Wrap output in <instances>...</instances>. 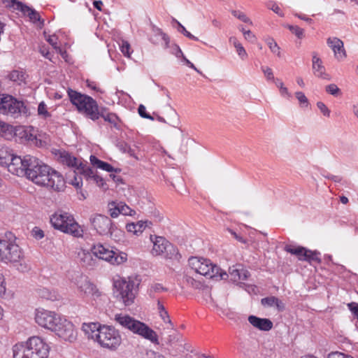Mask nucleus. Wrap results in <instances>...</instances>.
I'll return each instance as SVG.
<instances>
[{
    "label": "nucleus",
    "mask_w": 358,
    "mask_h": 358,
    "mask_svg": "<svg viewBox=\"0 0 358 358\" xmlns=\"http://www.w3.org/2000/svg\"><path fill=\"white\" fill-rule=\"evenodd\" d=\"M35 320L38 325L55 332L59 337L65 341L73 342L76 339L77 333L73 323L55 312L38 309Z\"/></svg>",
    "instance_id": "f257e3e1"
},
{
    "label": "nucleus",
    "mask_w": 358,
    "mask_h": 358,
    "mask_svg": "<svg viewBox=\"0 0 358 358\" xmlns=\"http://www.w3.org/2000/svg\"><path fill=\"white\" fill-rule=\"evenodd\" d=\"M29 180L41 186L51 188L59 192L64 187L63 176L41 162L34 171L29 172Z\"/></svg>",
    "instance_id": "f03ea898"
},
{
    "label": "nucleus",
    "mask_w": 358,
    "mask_h": 358,
    "mask_svg": "<svg viewBox=\"0 0 358 358\" xmlns=\"http://www.w3.org/2000/svg\"><path fill=\"white\" fill-rule=\"evenodd\" d=\"M13 358H48L50 347L40 337L32 336L26 343L13 346Z\"/></svg>",
    "instance_id": "7ed1b4c3"
},
{
    "label": "nucleus",
    "mask_w": 358,
    "mask_h": 358,
    "mask_svg": "<svg viewBox=\"0 0 358 358\" xmlns=\"http://www.w3.org/2000/svg\"><path fill=\"white\" fill-rule=\"evenodd\" d=\"M67 93L71 103L76 107L80 113L94 122L98 120L99 106L95 99L70 88Z\"/></svg>",
    "instance_id": "20e7f679"
},
{
    "label": "nucleus",
    "mask_w": 358,
    "mask_h": 358,
    "mask_svg": "<svg viewBox=\"0 0 358 358\" xmlns=\"http://www.w3.org/2000/svg\"><path fill=\"white\" fill-rule=\"evenodd\" d=\"M115 320L122 327L129 329L134 334H136L155 344L159 343L157 333L146 324L135 320L129 315L122 314L115 315Z\"/></svg>",
    "instance_id": "39448f33"
},
{
    "label": "nucleus",
    "mask_w": 358,
    "mask_h": 358,
    "mask_svg": "<svg viewBox=\"0 0 358 358\" xmlns=\"http://www.w3.org/2000/svg\"><path fill=\"white\" fill-rule=\"evenodd\" d=\"M189 264L196 273L208 278L221 280L227 279L229 276V274L213 264L210 259L192 257L189 259Z\"/></svg>",
    "instance_id": "423d86ee"
},
{
    "label": "nucleus",
    "mask_w": 358,
    "mask_h": 358,
    "mask_svg": "<svg viewBox=\"0 0 358 358\" xmlns=\"http://www.w3.org/2000/svg\"><path fill=\"white\" fill-rule=\"evenodd\" d=\"M23 260L24 253L18 245L4 239L0 241V262L6 264L20 263L17 269L21 272H25L29 267L22 262Z\"/></svg>",
    "instance_id": "0eeeda50"
},
{
    "label": "nucleus",
    "mask_w": 358,
    "mask_h": 358,
    "mask_svg": "<svg viewBox=\"0 0 358 358\" xmlns=\"http://www.w3.org/2000/svg\"><path fill=\"white\" fill-rule=\"evenodd\" d=\"M90 221L93 229L101 236H109L114 240L122 236V231L108 216L94 214L90 216Z\"/></svg>",
    "instance_id": "6e6552de"
},
{
    "label": "nucleus",
    "mask_w": 358,
    "mask_h": 358,
    "mask_svg": "<svg viewBox=\"0 0 358 358\" xmlns=\"http://www.w3.org/2000/svg\"><path fill=\"white\" fill-rule=\"evenodd\" d=\"M92 338L97 341L105 348L115 350L122 343L121 336L117 330L110 326H103L92 335Z\"/></svg>",
    "instance_id": "1a4fd4ad"
},
{
    "label": "nucleus",
    "mask_w": 358,
    "mask_h": 358,
    "mask_svg": "<svg viewBox=\"0 0 358 358\" xmlns=\"http://www.w3.org/2000/svg\"><path fill=\"white\" fill-rule=\"evenodd\" d=\"M137 287L138 284L136 285L132 278H120L114 282V293L125 306H128L134 302Z\"/></svg>",
    "instance_id": "9d476101"
},
{
    "label": "nucleus",
    "mask_w": 358,
    "mask_h": 358,
    "mask_svg": "<svg viewBox=\"0 0 358 358\" xmlns=\"http://www.w3.org/2000/svg\"><path fill=\"white\" fill-rule=\"evenodd\" d=\"M0 113L17 118L22 115H27L28 108L22 101L7 94H0Z\"/></svg>",
    "instance_id": "9b49d317"
},
{
    "label": "nucleus",
    "mask_w": 358,
    "mask_h": 358,
    "mask_svg": "<svg viewBox=\"0 0 358 358\" xmlns=\"http://www.w3.org/2000/svg\"><path fill=\"white\" fill-rule=\"evenodd\" d=\"M150 240L153 243L152 253L155 255H162L166 259H179L180 255L178 248L162 236H155L153 238L150 236Z\"/></svg>",
    "instance_id": "f8f14e48"
},
{
    "label": "nucleus",
    "mask_w": 358,
    "mask_h": 358,
    "mask_svg": "<svg viewBox=\"0 0 358 358\" xmlns=\"http://www.w3.org/2000/svg\"><path fill=\"white\" fill-rule=\"evenodd\" d=\"M71 280L77 286L78 290L87 296H100L96 285L91 282L87 276L80 271H73L70 278Z\"/></svg>",
    "instance_id": "ddd939ff"
},
{
    "label": "nucleus",
    "mask_w": 358,
    "mask_h": 358,
    "mask_svg": "<svg viewBox=\"0 0 358 358\" xmlns=\"http://www.w3.org/2000/svg\"><path fill=\"white\" fill-rule=\"evenodd\" d=\"M64 224L63 226L66 228L65 229H57L58 230L71 234L74 237H82L83 230L81 227L75 221L73 217L68 213L64 212Z\"/></svg>",
    "instance_id": "4468645a"
},
{
    "label": "nucleus",
    "mask_w": 358,
    "mask_h": 358,
    "mask_svg": "<svg viewBox=\"0 0 358 358\" xmlns=\"http://www.w3.org/2000/svg\"><path fill=\"white\" fill-rule=\"evenodd\" d=\"M24 157L22 158L20 156L14 155L10 159L8 166H7L8 171L13 175L17 176H24Z\"/></svg>",
    "instance_id": "2eb2a0df"
},
{
    "label": "nucleus",
    "mask_w": 358,
    "mask_h": 358,
    "mask_svg": "<svg viewBox=\"0 0 358 358\" xmlns=\"http://www.w3.org/2000/svg\"><path fill=\"white\" fill-rule=\"evenodd\" d=\"M327 43L334 52V55L338 60H343L346 57V52L344 49L343 42L336 38H329Z\"/></svg>",
    "instance_id": "dca6fc26"
},
{
    "label": "nucleus",
    "mask_w": 358,
    "mask_h": 358,
    "mask_svg": "<svg viewBox=\"0 0 358 358\" xmlns=\"http://www.w3.org/2000/svg\"><path fill=\"white\" fill-rule=\"evenodd\" d=\"M13 3L16 6L15 10H19L23 14H27L33 22H41V23L43 24V20H41L39 13L34 8L19 1L13 0Z\"/></svg>",
    "instance_id": "f3484780"
},
{
    "label": "nucleus",
    "mask_w": 358,
    "mask_h": 358,
    "mask_svg": "<svg viewBox=\"0 0 358 358\" xmlns=\"http://www.w3.org/2000/svg\"><path fill=\"white\" fill-rule=\"evenodd\" d=\"M92 253L97 258L109 262L114 257L115 252L103 246L102 244L94 245L91 248Z\"/></svg>",
    "instance_id": "a211bd4d"
},
{
    "label": "nucleus",
    "mask_w": 358,
    "mask_h": 358,
    "mask_svg": "<svg viewBox=\"0 0 358 358\" xmlns=\"http://www.w3.org/2000/svg\"><path fill=\"white\" fill-rule=\"evenodd\" d=\"M313 71L315 76L324 80H330V76L325 72V68L322 64V61L319 58L315 52L313 53Z\"/></svg>",
    "instance_id": "6ab92c4d"
},
{
    "label": "nucleus",
    "mask_w": 358,
    "mask_h": 358,
    "mask_svg": "<svg viewBox=\"0 0 358 358\" xmlns=\"http://www.w3.org/2000/svg\"><path fill=\"white\" fill-rule=\"evenodd\" d=\"M248 322L255 328L261 331H269L273 327V322L267 318H260L255 315L248 317Z\"/></svg>",
    "instance_id": "aec40b11"
},
{
    "label": "nucleus",
    "mask_w": 358,
    "mask_h": 358,
    "mask_svg": "<svg viewBox=\"0 0 358 358\" xmlns=\"http://www.w3.org/2000/svg\"><path fill=\"white\" fill-rule=\"evenodd\" d=\"M157 120L159 122L166 123L173 127H178L180 123L179 116L177 112L171 106H169L167 108L166 120L164 117L158 115H157Z\"/></svg>",
    "instance_id": "412c9836"
},
{
    "label": "nucleus",
    "mask_w": 358,
    "mask_h": 358,
    "mask_svg": "<svg viewBox=\"0 0 358 358\" xmlns=\"http://www.w3.org/2000/svg\"><path fill=\"white\" fill-rule=\"evenodd\" d=\"M153 34L151 36L150 41L155 45H163L165 48L169 47V37L164 33L161 29L157 27H153Z\"/></svg>",
    "instance_id": "4be33fe9"
},
{
    "label": "nucleus",
    "mask_w": 358,
    "mask_h": 358,
    "mask_svg": "<svg viewBox=\"0 0 358 358\" xmlns=\"http://www.w3.org/2000/svg\"><path fill=\"white\" fill-rule=\"evenodd\" d=\"M100 117H102L106 122L110 123L115 128L120 129V126L118 125L119 117L115 113H108L106 108H99L98 120Z\"/></svg>",
    "instance_id": "5701e85b"
},
{
    "label": "nucleus",
    "mask_w": 358,
    "mask_h": 358,
    "mask_svg": "<svg viewBox=\"0 0 358 358\" xmlns=\"http://www.w3.org/2000/svg\"><path fill=\"white\" fill-rule=\"evenodd\" d=\"M24 176H26L28 179L29 178V172L34 171L37 168L38 164H41V161L39 160L36 157L31 155H25L24 156Z\"/></svg>",
    "instance_id": "b1692460"
},
{
    "label": "nucleus",
    "mask_w": 358,
    "mask_h": 358,
    "mask_svg": "<svg viewBox=\"0 0 358 358\" xmlns=\"http://www.w3.org/2000/svg\"><path fill=\"white\" fill-rule=\"evenodd\" d=\"M152 222L148 220L138 221L136 223H129L126 225L127 231L131 232L134 234L138 235V233H142L146 227H150Z\"/></svg>",
    "instance_id": "393cba45"
},
{
    "label": "nucleus",
    "mask_w": 358,
    "mask_h": 358,
    "mask_svg": "<svg viewBox=\"0 0 358 358\" xmlns=\"http://www.w3.org/2000/svg\"><path fill=\"white\" fill-rule=\"evenodd\" d=\"M59 159L60 162L67 165L68 166L76 168L78 166L79 163L76 157L71 155V154L66 151H59Z\"/></svg>",
    "instance_id": "a878e982"
},
{
    "label": "nucleus",
    "mask_w": 358,
    "mask_h": 358,
    "mask_svg": "<svg viewBox=\"0 0 358 358\" xmlns=\"http://www.w3.org/2000/svg\"><path fill=\"white\" fill-rule=\"evenodd\" d=\"M37 294L39 297L50 300L52 301H57L59 299V296L55 291L50 290L45 287H41L36 290Z\"/></svg>",
    "instance_id": "bb28decb"
},
{
    "label": "nucleus",
    "mask_w": 358,
    "mask_h": 358,
    "mask_svg": "<svg viewBox=\"0 0 358 358\" xmlns=\"http://www.w3.org/2000/svg\"><path fill=\"white\" fill-rule=\"evenodd\" d=\"M157 310L159 315V317L162 318V320L165 322L169 324V327L168 328H170L171 329H174V325L172 323L170 316L169 315L168 311L165 308L164 306L159 300H157Z\"/></svg>",
    "instance_id": "cd10ccee"
},
{
    "label": "nucleus",
    "mask_w": 358,
    "mask_h": 358,
    "mask_svg": "<svg viewBox=\"0 0 358 358\" xmlns=\"http://www.w3.org/2000/svg\"><path fill=\"white\" fill-rule=\"evenodd\" d=\"M78 257L83 266H91L94 265V259L90 252L82 250L78 252Z\"/></svg>",
    "instance_id": "c85d7f7f"
},
{
    "label": "nucleus",
    "mask_w": 358,
    "mask_h": 358,
    "mask_svg": "<svg viewBox=\"0 0 358 358\" xmlns=\"http://www.w3.org/2000/svg\"><path fill=\"white\" fill-rule=\"evenodd\" d=\"M285 250L292 255H296L299 260H303L304 255L306 254V248L302 246L294 247L291 245H287L285 247Z\"/></svg>",
    "instance_id": "c756f323"
},
{
    "label": "nucleus",
    "mask_w": 358,
    "mask_h": 358,
    "mask_svg": "<svg viewBox=\"0 0 358 358\" xmlns=\"http://www.w3.org/2000/svg\"><path fill=\"white\" fill-rule=\"evenodd\" d=\"M77 171L84 175L87 179L94 180L96 176L94 170L87 165V163L80 162L78 166H77Z\"/></svg>",
    "instance_id": "7c9ffc66"
},
{
    "label": "nucleus",
    "mask_w": 358,
    "mask_h": 358,
    "mask_svg": "<svg viewBox=\"0 0 358 358\" xmlns=\"http://www.w3.org/2000/svg\"><path fill=\"white\" fill-rule=\"evenodd\" d=\"M64 212L63 213H55L54 215H52L50 217V223L52 226L55 229H65L66 230V228H65L63 226L64 224Z\"/></svg>",
    "instance_id": "2f4dec72"
},
{
    "label": "nucleus",
    "mask_w": 358,
    "mask_h": 358,
    "mask_svg": "<svg viewBox=\"0 0 358 358\" xmlns=\"http://www.w3.org/2000/svg\"><path fill=\"white\" fill-rule=\"evenodd\" d=\"M183 282L194 289H201L203 287V283L192 276L189 271L184 275Z\"/></svg>",
    "instance_id": "473e14b6"
},
{
    "label": "nucleus",
    "mask_w": 358,
    "mask_h": 358,
    "mask_svg": "<svg viewBox=\"0 0 358 358\" xmlns=\"http://www.w3.org/2000/svg\"><path fill=\"white\" fill-rule=\"evenodd\" d=\"M14 156L13 154L8 152L6 149L0 150V165L7 167L10 162V159Z\"/></svg>",
    "instance_id": "72a5a7b5"
},
{
    "label": "nucleus",
    "mask_w": 358,
    "mask_h": 358,
    "mask_svg": "<svg viewBox=\"0 0 358 358\" xmlns=\"http://www.w3.org/2000/svg\"><path fill=\"white\" fill-rule=\"evenodd\" d=\"M101 327L96 323H90L85 324L84 323L82 327V329L88 334V337L92 338V335H96V331Z\"/></svg>",
    "instance_id": "f704fd0d"
},
{
    "label": "nucleus",
    "mask_w": 358,
    "mask_h": 358,
    "mask_svg": "<svg viewBox=\"0 0 358 358\" xmlns=\"http://www.w3.org/2000/svg\"><path fill=\"white\" fill-rule=\"evenodd\" d=\"M306 255H304L303 261H308L309 262H317L320 263L321 259L320 257V252L317 251H311L309 250H306Z\"/></svg>",
    "instance_id": "c9c22d12"
},
{
    "label": "nucleus",
    "mask_w": 358,
    "mask_h": 358,
    "mask_svg": "<svg viewBox=\"0 0 358 358\" xmlns=\"http://www.w3.org/2000/svg\"><path fill=\"white\" fill-rule=\"evenodd\" d=\"M229 41L233 43L234 47L236 49L238 55L242 58L244 59V57H247V52L245 50V48L243 47V45L239 43V41L237 40L236 37H231L229 38Z\"/></svg>",
    "instance_id": "e433bc0d"
},
{
    "label": "nucleus",
    "mask_w": 358,
    "mask_h": 358,
    "mask_svg": "<svg viewBox=\"0 0 358 358\" xmlns=\"http://www.w3.org/2000/svg\"><path fill=\"white\" fill-rule=\"evenodd\" d=\"M168 289L166 287H164L162 284L160 283H155L151 285L148 293L151 298H155V294L156 293H161L162 292H167Z\"/></svg>",
    "instance_id": "4c0bfd02"
},
{
    "label": "nucleus",
    "mask_w": 358,
    "mask_h": 358,
    "mask_svg": "<svg viewBox=\"0 0 358 358\" xmlns=\"http://www.w3.org/2000/svg\"><path fill=\"white\" fill-rule=\"evenodd\" d=\"M173 22H176L178 24V31L182 33L184 36H185L186 37H187L188 38H189L191 40H194V41H199V38L197 37L194 36L190 32L187 31L185 27L184 26H182V24L180 22H179L177 20L173 18Z\"/></svg>",
    "instance_id": "58836bf2"
},
{
    "label": "nucleus",
    "mask_w": 358,
    "mask_h": 358,
    "mask_svg": "<svg viewBox=\"0 0 358 358\" xmlns=\"http://www.w3.org/2000/svg\"><path fill=\"white\" fill-rule=\"evenodd\" d=\"M127 255L124 252H120L114 255V257L112 258V260H109V262L113 264H120L127 261Z\"/></svg>",
    "instance_id": "ea45409f"
},
{
    "label": "nucleus",
    "mask_w": 358,
    "mask_h": 358,
    "mask_svg": "<svg viewBox=\"0 0 358 358\" xmlns=\"http://www.w3.org/2000/svg\"><path fill=\"white\" fill-rule=\"evenodd\" d=\"M118 203H119V208H120V213H121L124 215H130V216L135 215V213H136L135 210L131 209L126 203H124L123 202H119Z\"/></svg>",
    "instance_id": "a19ab883"
},
{
    "label": "nucleus",
    "mask_w": 358,
    "mask_h": 358,
    "mask_svg": "<svg viewBox=\"0 0 358 358\" xmlns=\"http://www.w3.org/2000/svg\"><path fill=\"white\" fill-rule=\"evenodd\" d=\"M109 213L111 217H117L120 213L119 203L115 201H112L108 203Z\"/></svg>",
    "instance_id": "79ce46f5"
},
{
    "label": "nucleus",
    "mask_w": 358,
    "mask_h": 358,
    "mask_svg": "<svg viewBox=\"0 0 358 358\" xmlns=\"http://www.w3.org/2000/svg\"><path fill=\"white\" fill-rule=\"evenodd\" d=\"M266 43L272 52L277 54L278 57L280 56V48L273 38H269L266 39Z\"/></svg>",
    "instance_id": "37998d69"
},
{
    "label": "nucleus",
    "mask_w": 358,
    "mask_h": 358,
    "mask_svg": "<svg viewBox=\"0 0 358 358\" xmlns=\"http://www.w3.org/2000/svg\"><path fill=\"white\" fill-rule=\"evenodd\" d=\"M231 14L235 17L241 20L243 22L252 24L250 18H248L245 13L240 10H234L231 11Z\"/></svg>",
    "instance_id": "c03bdc74"
},
{
    "label": "nucleus",
    "mask_w": 358,
    "mask_h": 358,
    "mask_svg": "<svg viewBox=\"0 0 358 358\" xmlns=\"http://www.w3.org/2000/svg\"><path fill=\"white\" fill-rule=\"evenodd\" d=\"M288 29L299 38H302L304 36V30L298 26L288 25Z\"/></svg>",
    "instance_id": "a18cd8bd"
},
{
    "label": "nucleus",
    "mask_w": 358,
    "mask_h": 358,
    "mask_svg": "<svg viewBox=\"0 0 358 358\" xmlns=\"http://www.w3.org/2000/svg\"><path fill=\"white\" fill-rule=\"evenodd\" d=\"M9 78L15 82H21L24 79V75L22 72L15 70L10 73Z\"/></svg>",
    "instance_id": "49530a36"
},
{
    "label": "nucleus",
    "mask_w": 358,
    "mask_h": 358,
    "mask_svg": "<svg viewBox=\"0 0 358 358\" xmlns=\"http://www.w3.org/2000/svg\"><path fill=\"white\" fill-rule=\"evenodd\" d=\"M268 9L273 10L275 13L278 14L280 17L284 16V13L281 11L280 7L274 1H269L266 3Z\"/></svg>",
    "instance_id": "de8ad7c7"
},
{
    "label": "nucleus",
    "mask_w": 358,
    "mask_h": 358,
    "mask_svg": "<svg viewBox=\"0 0 358 358\" xmlns=\"http://www.w3.org/2000/svg\"><path fill=\"white\" fill-rule=\"evenodd\" d=\"M176 48H177V52H176V57H182L184 61L186 62V64L189 66V67H190L191 69H193L194 70H195L196 72L201 73L200 71L196 69V67L194 65V64H192L191 62H189L184 55H183V53L182 52V50H180V48L178 47V46H176Z\"/></svg>",
    "instance_id": "09e8293b"
},
{
    "label": "nucleus",
    "mask_w": 358,
    "mask_h": 358,
    "mask_svg": "<svg viewBox=\"0 0 358 358\" xmlns=\"http://www.w3.org/2000/svg\"><path fill=\"white\" fill-rule=\"evenodd\" d=\"M326 92L333 96H338L341 94V90L335 84H330L326 87Z\"/></svg>",
    "instance_id": "8fccbe9b"
},
{
    "label": "nucleus",
    "mask_w": 358,
    "mask_h": 358,
    "mask_svg": "<svg viewBox=\"0 0 358 358\" xmlns=\"http://www.w3.org/2000/svg\"><path fill=\"white\" fill-rule=\"evenodd\" d=\"M275 301H276L275 296H268L262 299L261 303L264 306L272 307L274 306Z\"/></svg>",
    "instance_id": "3c124183"
},
{
    "label": "nucleus",
    "mask_w": 358,
    "mask_h": 358,
    "mask_svg": "<svg viewBox=\"0 0 358 358\" xmlns=\"http://www.w3.org/2000/svg\"><path fill=\"white\" fill-rule=\"evenodd\" d=\"M31 235L34 238L40 240L44 237V232L39 227H34L31 230Z\"/></svg>",
    "instance_id": "603ef678"
},
{
    "label": "nucleus",
    "mask_w": 358,
    "mask_h": 358,
    "mask_svg": "<svg viewBox=\"0 0 358 358\" xmlns=\"http://www.w3.org/2000/svg\"><path fill=\"white\" fill-rule=\"evenodd\" d=\"M138 112L139 115L143 118H146V119H149V120H154V117L146 112L145 107L142 104H141L138 106Z\"/></svg>",
    "instance_id": "864d4df0"
},
{
    "label": "nucleus",
    "mask_w": 358,
    "mask_h": 358,
    "mask_svg": "<svg viewBox=\"0 0 358 358\" xmlns=\"http://www.w3.org/2000/svg\"><path fill=\"white\" fill-rule=\"evenodd\" d=\"M348 308L353 315L354 317L358 320V303L351 302L348 303Z\"/></svg>",
    "instance_id": "5fc2aeb1"
},
{
    "label": "nucleus",
    "mask_w": 358,
    "mask_h": 358,
    "mask_svg": "<svg viewBox=\"0 0 358 358\" xmlns=\"http://www.w3.org/2000/svg\"><path fill=\"white\" fill-rule=\"evenodd\" d=\"M120 50L124 56L128 57H130V45L127 41H122V44L120 45Z\"/></svg>",
    "instance_id": "6e6d98bb"
},
{
    "label": "nucleus",
    "mask_w": 358,
    "mask_h": 358,
    "mask_svg": "<svg viewBox=\"0 0 358 358\" xmlns=\"http://www.w3.org/2000/svg\"><path fill=\"white\" fill-rule=\"evenodd\" d=\"M317 106L324 116L329 117L330 110L323 102L318 101L317 103Z\"/></svg>",
    "instance_id": "4d7b16f0"
},
{
    "label": "nucleus",
    "mask_w": 358,
    "mask_h": 358,
    "mask_svg": "<svg viewBox=\"0 0 358 358\" xmlns=\"http://www.w3.org/2000/svg\"><path fill=\"white\" fill-rule=\"evenodd\" d=\"M262 70L267 80H275V78H274L273 73V71L271 68H269L268 66H266V67L262 66Z\"/></svg>",
    "instance_id": "13d9d810"
},
{
    "label": "nucleus",
    "mask_w": 358,
    "mask_h": 358,
    "mask_svg": "<svg viewBox=\"0 0 358 358\" xmlns=\"http://www.w3.org/2000/svg\"><path fill=\"white\" fill-rule=\"evenodd\" d=\"M327 358H353L352 356L341 352H332L329 354Z\"/></svg>",
    "instance_id": "bf43d9fd"
},
{
    "label": "nucleus",
    "mask_w": 358,
    "mask_h": 358,
    "mask_svg": "<svg viewBox=\"0 0 358 358\" xmlns=\"http://www.w3.org/2000/svg\"><path fill=\"white\" fill-rule=\"evenodd\" d=\"M295 95H296V99L299 100V101L301 104H305L306 106H308V101L303 92H296Z\"/></svg>",
    "instance_id": "052dcab7"
},
{
    "label": "nucleus",
    "mask_w": 358,
    "mask_h": 358,
    "mask_svg": "<svg viewBox=\"0 0 358 358\" xmlns=\"http://www.w3.org/2000/svg\"><path fill=\"white\" fill-rule=\"evenodd\" d=\"M38 113L39 115H43L45 117L50 116V113L46 109V105L44 102H41L38 106Z\"/></svg>",
    "instance_id": "680f3d73"
},
{
    "label": "nucleus",
    "mask_w": 358,
    "mask_h": 358,
    "mask_svg": "<svg viewBox=\"0 0 358 358\" xmlns=\"http://www.w3.org/2000/svg\"><path fill=\"white\" fill-rule=\"evenodd\" d=\"M101 169L104 170V171H108L109 173H112V172L118 173V172H120V169H115L110 164H108V163H107L106 162H103V164L102 166Z\"/></svg>",
    "instance_id": "e2e57ef3"
},
{
    "label": "nucleus",
    "mask_w": 358,
    "mask_h": 358,
    "mask_svg": "<svg viewBox=\"0 0 358 358\" xmlns=\"http://www.w3.org/2000/svg\"><path fill=\"white\" fill-rule=\"evenodd\" d=\"M229 275L231 277V280L236 282L238 281V277L240 276V269L234 268H229Z\"/></svg>",
    "instance_id": "0e129e2a"
},
{
    "label": "nucleus",
    "mask_w": 358,
    "mask_h": 358,
    "mask_svg": "<svg viewBox=\"0 0 358 358\" xmlns=\"http://www.w3.org/2000/svg\"><path fill=\"white\" fill-rule=\"evenodd\" d=\"M116 146L121 152L126 153L129 145L123 141H117L116 143Z\"/></svg>",
    "instance_id": "69168bd1"
},
{
    "label": "nucleus",
    "mask_w": 358,
    "mask_h": 358,
    "mask_svg": "<svg viewBox=\"0 0 358 358\" xmlns=\"http://www.w3.org/2000/svg\"><path fill=\"white\" fill-rule=\"evenodd\" d=\"M93 180L99 187H102L104 189H108V187H105L106 184L105 182L104 179L101 176L96 175Z\"/></svg>",
    "instance_id": "338daca9"
},
{
    "label": "nucleus",
    "mask_w": 358,
    "mask_h": 358,
    "mask_svg": "<svg viewBox=\"0 0 358 358\" xmlns=\"http://www.w3.org/2000/svg\"><path fill=\"white\" fill-rule=\"evenodd\" d=\"M180 335L178 333H174L169 336L167 338V343L170 345L178 342L180 340Z\"/></svg>",
    "instance_id": "774afa93"
}]
</instances>
